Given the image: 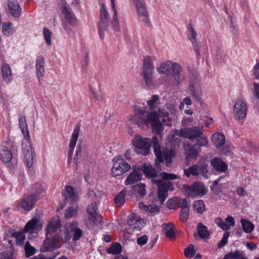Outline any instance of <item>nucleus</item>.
<instances>
[{
	"label": "nucleus",
	"instance_id": "1",
	"mask_svg": "<svg viewBox=\"0 0 259 259\" xmlns=\"http://www.w3.org/2000/svg\"><path fill=\"white\" fill-rule=\"evenodd\" d=\"M158 111L159 114H156L155 111L149 112L146 114L144 110L138 109L130 120L132 122L137 124L139 127L144 124H150L153 132L160 134L163 131L162 123L168 126H170L171 123L167 111L161 109H159Z\"/></svg>",
	"mask_w": 259,
	"mask_h": 259
},
{
	"label": "nucleus",
	"instance_id": "2",
	"mask_svg": "<svg viewBox=\"0 0 259 259\" xmlns=\"http://www.w3.org/2000/svg\"><path fill=\"white\" fill-rule=\"evenodd\" d=\"M156 138H153V148L157 159L159 163L156 162L155 167L149 163H145L143 166V171L146 177L149 178L156 177L158 172L161 171L160 163L165 161L167 166L171 162L172 157L175 155V152L172 149L161 148L156 141Z\"/></svg>",
	"mask_w": 259,
	"mask_h": 259
},
{
	"label": "nucleus",
	"instance_id": "3",
	"mask_svg": "<svg viewBox=\"0 0 259 259\" xmlns=\"http://www.w3.org/2000/svg\"><path fill=\"white\" fill-rule=\"evenodd\" d=\"M61 227V221L58 216L54 217L48 222L46 229V239L40 247L41 252L51 251L61 246L62 238L56 234Z\"/></svg>",
	"mask_w": 259,
	"mask_h": 259
},
{
	"label": "nucleus",
	"instance_id": "4",
	"mask_svg": "<svg viewBox=\"0 0 259 259\" xmlns=\"http://www.w3.org/2000/svg\"><path fill=\"white\" fill-rule=\"evenodd\" d=\"M157 70L160 74L172 77L174 83L177 84L182 82L185 78L182 74L183 68L180 64L171 60L162 62L157 67Z\"/></svg>",
	"mask_w": 259,
	"mask_h": 259
},
{
	"label": "nucleus",
	"instance_id": "5",
	"mask_svg": "<svg viewBox=\"0 0 259 259\" xmlns=\"http://www.w3.org/2000/svg\"><path fill=\"white\" fill-rule=\"evenodd\" d=\"M174 133L178 136L188 139L192 141H195L199 146H206L208 144V140L203 134V126L185 127L176 130Z\"/></svg>",
	"mask_w": 259,
	"mask_h": 259
},
{
	"label": "nucleus",
	"instance_id": "6",
	"mask_svg": "<svg viewBox=\"0 0 259 259\" xmlns=\"http://www.w3.org/2000/svg\"><path fill=\"white\" fill-rule=\"evenodd\" d=\"M151 142L150 138H144L139 134L135 135L132 140V144L136 152L143 155H147L149 154Z\"/></svg>",
	"mask_w": 259,
	"mask_h": 259
},
{
	"label": "nucleus",
	"instance_id": "7",
	"mask_svg": "<svg viewBox=\"0 0 259 259\" xmlns=\"http://www.w3.org/2000/svg\"><path fill=\"white\" fill-rule=\"evenodd\" d=\"M100 20L98 23V30L101 39H104L105 32L108 30L110 24L109 14L106 5L104 3L100 4Z\"/></svg>",
	"mask_w": 259,
	"mask_h": 259
},
{
	"label": "nucleus",
	"instance_id": "8",
	"mask_svg": "<svg viewBox=\"0 0 259 259\" xmlns=\"http://www.w3.org/2000/svg\"><path fill=\"white\" fill-rule=\"evenodd\" d=\"M153 61L154 58L149 56L145 57L143 60L142 75L146 84L148 87H152L153 85Z\"/></svg>",
	"mask_w": 259,
	"mask_h": 259
},
{
	"label": "nucleus",
	"instance_id": "9",
	"mask_svg": "<svg viewBox=\"0 0 259 259\" xmlns=\"http://www.w3.org/2000/svg\"><path fill=\"white\" fill-rule=\"evenodd\" d=\"M33 189L35 194L29 195L20 201L17 205L18 209L29 211L32 208L34 203L37 200L36 194L40 193L42 191L41 186L39 184H35Z\"/></svg>",
	"mask_w": 259,
	"mask_h": 259
},
{
	"label": "nucleus",
	"instance_id": "10",
	"mask_svg": "<svg viewBox=\"0 0 259 259\" xmlns=\"http://www.w3.org/2000/svg\"><path fill=\"white\" fill-rule=\"evenodd\" d=\"M211 142L216 148L220 150L224 154L231 152L234 148L233 145L226 142L225 136L219 132L213 134L211 137Z\"/></svg>",
	"mask_w": 259,
	"mask_h": 259
},
{
	"label": "nucleus",
	"instance_id": "11",
	"mask_svg": "<svg viewBox=\"0 0 259 259\" xmlns=\"http://www.w3.org/2000/svg\"><path fill=\"white\" fill-rule=\"evenodd\" d=\"M64 237L62 238V241L66 242L70 240L72 236L73 240H79L82 235V231L79 228L77 222H73L65 226L63 233Z\"/></svg>",
	"mask_w": 259,
	"mask_h": 259
},
{
	"label": "nucleus",
	"instance_id": "12",
	"mask_svg": "<svg viewBox=\"0 0 259 259\" xmlns=\"http://www.w3.org/2000/svg\"><path fill=\"white\" fill-rule=\"evenodd\" d=\"M207 189L202 184L195 183L189 186L185 185L183 187V191L188 197H195L196 196H202L207 192Z\"/></svg>",
	"mask_w": 259,
	"mask_h": 259
},
{
	"label": "nucleus",
	"instance_id": "13",
	"mask_svg": "<svg viewBox=\"0 0 259 259\" xmlns=\"http://www.w3.org/2000/svg\"><path fill=\"white\" fill-rule=\"evenodd\" d=\"M59 5L65 21L72 26H76L78 24V20L66 2L65 0H61Z\"/></svg>",
	"mask_w": 259,
	"mask_h": 259
},
{
	"label": "nucleus",
	"instance_id": "14",
	"mask_svg": "<svg viewBox=\"0 0 259 259\" xmlns=\"http://www.w3.org/2000/svg\"><path fill=\"white\" fill-rule=\"evenodd\" d=\"M112 162L113 166L111 171L113 177L120 176L131 168L130 165L119 156L114 158Z\"/></svg>",
	"mask_w": 259,
	"mask_h": 259
},
{
	"label": "nucleus",
	"instance_id": "15",
	"mask_svg": "<svg viewBox=\"0 0 259 259\" xmlns=\"http://www.w3.org/2000/svg\"><path fill=\"white\" fill-rule=\"evenodd\" d=\"M247 111V105L245 101L242 99L237 100L233 109L235 119L238 121L244 120L246 117Z\"/></svg>",
	"mask_w": 259,
	"mask_h": 259
},
{
	"label": "nucleus",
	"instance_id": "16",
	"mask_svg": "<svg viewBox=\"0 0 259 259\" xmlns=\"http://www.w3.org/2000/svg\"><path fill=\"white\" fill-rule=\"evenodd\" d=\"M158 187V198L160 199V203L162 204L167 197V191H173L174 187L171 183L163 181H154Z\"/></svg>",
	"mask_w": 259,
	"mask_h": 259
},
{
	"label": "nucleus",
	"instance_id": "17",
	"mask_svg": "<svg viewBox=\"0 0 259 259\" xmlns=\"http://www.w3.org/2000/svg\"><path fill=\"white\" fill-rule=\"evenodd\" d=\"M134 3L139 19L145 24L149 23V15L146 4L143 0H132Z\"/></svg>",
	"mask_w": 259,
	"mask_h": 259
},
{
	"label": "nucleus",
	"instance_id": "18",
	"mask_svg": "<svg viewBox=\"0 0 259 259\" xmlns=\"http://www.w3.org/2000/svg\"><path fill=\"white\" fill-rule=\"evenodd\" d=\"M22 150L25 162L28 167L30 168L33 165V151L29 141H25L22 143Z\"/></svg>",
	"mask_w": 259,
	"mask_h": 259
},
{
	"label": "nucleus",
	"instance_id": "19",
	"mask_svg": "<svg viewBox=\"0 0 259 259\" xmlns=\"http://www.w3.org/2000/svg\"><path fill=\"white\" fill-rule=\"evenodd\" d=\"M42 221L36 218H34L29 221L25 226L23 231L33 233L40 230L42 228Z\"/></svg>",
	"mask_w": 259,
	"mask_h": 259
},
{
	"label": "nucleus",
	"instance_id": "20",
	"mask_svg": "<svg viewBox=\"0 0 259 259\" xmlns=\"http://www.w3.org/2000/svg\"><path fill=\"white\" fill-rule=\"evenodd\" d=\"M144 220L141 219L139 216L133 214L131 216L128 221L129 229L133 232L139 231L144 227Z\"/></svg>",
	"mask_w": 259,
	"mask_h": 259
},
{
	"label": "nucleus",
	"instance_id": "21",
	"mask_svg": "<svg viewBox=\"0 0 259 259\" xmlns=\"http://www.w3.org/2000/svg\"><path fill=\"white\" fill-rule=\"evenodd\" d=\"M12 148V143L9 142L2 146V150L0 153L1 159L5 163H8L12 158L11 149Z\"/></svg>",
	"mask_w": 259,
	"mask_h": 259
},
{
	"label": "nucleus",
	"instance_id": "22",
	"mask_svg": "<svg viewBox=\"0 0 259 259\" xmlns=\"http://www.w3.org/2000/svg\"><path fill=\"white\" fill-rule=\"evenodd\" d=\"M111 7L113 12L112 19L110 21L112 29L116 32H119L120 29V26L118 17V11L115 6V0H110Z\"/></svg>",
	"mask_w": 259,
	"mask_h": 259
},
{
	"label": "nucleus",
	"instance_id": "23",
	"mask_svg": "<svg viewBox=\"0 0 259 259\" xmlns=\"http://www.w3.org/2000/svg\"><path fill=\"white\" fill-rule=\"evenodd\" d=\"M87 212L89 215V219L94 224L98 225L102 222V217L96 211V205L92 203L87 208Z\"/></svg>",
	"mask_w": 259,
	"mask_h": 259
},
{
	"label": "nucleus",
	"instance_id": "24",
	"mask_svg": "<svg viewBox=\"0 0 259 259\" xmlns=\"http://www.w3.org/2000/svg\"><path fill=\"white\" fill-rule=\"evenodd\" d=\"M63 196L66 201L70 202H76L78 200V196L75 189L70 186L65 187L62 193Z\"/></svg>",
	"mask_w": 259,
	"mask_h": 259
},
{
	"label": "nucleus",
	"instance_id": "25",
	"mask_svg": "<svg viewBox=\"0 0 259 259\" xmlns=\"http://www.w3.org/2000/svg\"><path fill=\"white\" fill-rule=\"evenodd\" d=\"M45 59L44 57L41 56H38L36 61V72L38 81L40 83L43 82L44 75L45 73Z\"/></svg>",
	"mask_w": 259,
	"mask_h": 259
},
{
	"label": "nucleus",
	"instance_id": "26",
	"mask_svg": "<svg viewBox=\"0 0 259 259\" xmlns=\"http://www.w3.org/2000/svg\"><path fill=\"white\" fill-rule=\"evenodd\" d=\"M228 223H226L221 218H218L215 220V223L221 229L228 230L230 229L231 227L235 226V221L234 218L231 216H228L226 219Z\"/></svg>",
	"mask_w": 259,
	"mask_h": 259
},
{
	"label": "nucleus",
	"instance_id": "27",
	"mask_svg": "<svg viewBox=\"0 0 259 259\" xmlns=\"http://www.w3.org/2000/svg\"><path fill=\"white\" fill-rule=\"evenodd\" d=\"M1 25V32L3 36L9 37L16 32V28L13 23L6 21L2 23Z\"/></svg>",
	"mask_w": 259,
	"mask_h": 259
},
{
	"label": "nucleus",
	"instance_id": "28",
	"mask_svg": "<svg viewBox=\"0 0 259 259\" xmlns=\"http://www.w3.org/2000/svg\"><path fill=\"white\" fill-rule=\"evenodd\" d=\"M142 179L141 170L137 168L134 169L128 176L124 182L126 185H131L140 181Z\"/></svg>",
	"mask_w": 259,
	"mask_h": 259
},
{
	"label": "nucleus",
	"instance_id": "29",
	"mask_svg": "<svg viewBox=\"0 0 259 259\" xmlns=\"http://www.w3.org/2000/svg\"><path fill=\"white\" fill-rule=\"evenodd\" d=\"M7 5L13 17L18 18L20 16L21 9L17 1L8 0Z\"/></svg>",
	"mask_w": 259,
	"mask_h": 259
},
{
	"label": "nucleus",
	"instance_id": "30",
	"mask_svg": "<svg viewBox=\"0 0 259 259\" xmlns=\"http://www.w3.org/2000/svg\"><path fill=\"white\" fill-rule=\"evenodd\" d=\"M211 164L216 170L222 172H225L228 168L227 164L219 158L212 159Z\"/></svg>",
	"mask_w": 259,
	"mask_h": 259
},
{
	"label": "nucleus",
	"instance_id": "31",
	"mask_svg": "<svg viewBox=\"0 0 259 259\" xmlns=\"http://www.w3.org/2000/svg\"><path fill=\"white\" fill-rule=\"evenodd\" d=\"M159 96L157 95H154L147 101V103L150 110V112L155 111L156 114H159L158 110L160 109V108H158L157 109V107L159 104ZM161 110H163L166 111L164 109H161Z\"/></svg>",
	"mask_w": 259,
	"mask_h": 259
},
{
	"label": "nucleus",
	"instance_id": "32",
	"mask_svg": "<svg viewBox=\"0 0 259 259\" xmlns=\"http://www.w3.org/2000/svg\"><path fill=\"white\" fill-rule=\"evenodd\" d=\"M19 125L24 136V140L29 141L30 137L25 116H20L19 117Z\"/></svg>",
	"mask_w": 259,
	"mask_h": 259
},
{
	"label": "nucleus",
	"instance_id": "33",
	"mask_svg": "<svg viewBox=\"0 0 259 259\" xmlns=\"http://www.w3.org/2000/svg\"><path fill=\"white\" fill-rule=\"evenodd\" d=\"M225 183V177H221L213 182L210 189L214 193L218 194L222 191Z\"/></svg>",
	"mask_w": 259,
	"mask_h": 259
},
{
	"label": "nucleus",
	"instance_id": "34",
	"mask_svg": "<svg viewBox=\"0 0 259 259\" xmlns=\"http://www.w3.org/2000/svg\"><path fill=\"white\" fill-rule=\"evenodd\" d=\"M186 158L196 159L198 156V153L200 149L196 150L194 146L190 144L185 145L184 147Z\"/></svg>",
	"mask_w": 259,
	"mask_h": 259
},
{
	"label": "nucleus",
	"instance_id": "35",
	"mask_svg": "<svg viewBox=\"0 0 259 259\" xmlns=\"http://www.w3.org/2000/svg\"><path fill=\"white\" fill-rule=\"evenodd\" d=\"M139 207L143 211L152 214H157L159 212L158 207L154 204L146 205L143 202H140L139 204Z\"/></svg>",
	"mask_w": 259,
	"mask_h": 259
},
{
	"label": "nucleus",
	"instance_id": "36",
	"mask_svg": "<svg viewBox=\"0 0 259 259\" xmlns=\"http://www.w3.org/2000/svg\"><path fill=\"white\" fill-rule=\"evenodd\" d=\"M163 232L170 240L175 239V235L174 233V224L172 223L164 224L162 225Z\"/></svg>",
	"mask_w": 259,
	"mask_h": 259
},
{
	"label": "nucleus",
	"instance_id": "37",
	"mask_svg": "<svg viewBox=\"0 0 259 259\" xmlns=\"http://www.w3.org/2000/svg\"><path fill=\"white\" fill-rule=\"evenodd\" d=\"M2 72L4 80L10 82L12 79V73L10 66L7 64H3L2 66Z\"/></svg>",
	"mask_w": 259,
	"mask_h": 259
},
{
	"label": "nucleus",
	"instance_id": "38",
	"mask_svg": "<svg viewBox=\"0 0 259 259\" xmlns=\"http://www.w3.org/2000/svg\"><path fill=\"white\" fill-rule=\"evenodd\" d=\"M197 231L198 234L195 235L197 239L206 238L209 235L207 227L201 223L198 224L197 226Z\"/></svg>",
	"mask_w": 259,
	"mask_h": 259
},
{
	"label": "nucleus",
	"instance_id": "39",
	"mask_svg": "<svg viewBox=\"0 0 259 259\" xmlns=\"http://www.w3.org/2000/svg\"><path fill=\"white\" fill-rule=\"evenodd\" d=\"M79 135V128L75 127L73 131V132L71 135V138L69 143V153L70 154L73 153V149L76 145L78 137Z\"/></svg>",
	"mask_w": 259,
	"mask_h": 259
},
{
	"label": "nucleus",
	"instance_id": "40",
	"mask_svg": "<svg viewBox=\"0 0 259 259\" xmlns=\"http://www.w3.org/2000/svg\"><path fill=\"white\" fill-rule=\"evenodd\" d=\"M240 223L241 224L243 231L246 233H250L253 230L254 228V225L250 222L243 219H241L240 220Z\"/></svg>",
	"mask_w": 259,
	"mask_h": 259
},
{
	"label": "nucleus",
	"instance_id": "41",
	"mask_svg": "<svg viewBox=\"0 0 259 259\" xmlns=\"http://www.w3.org/2000/svg\"><path fill=\"white\" fill-rule=\"evenodd\" d=\"M244 256V253L241 250H236L227 254L223 259H240Z\"/></svg>",
	"mask_w": 259,
	"mask_h": 259
},
{
	"label": "nucleus",
	"instance_id": "42",
	"mask_svg": "<svg viewBox=\"0 0 259 259\" xmlns=\"http://www.w3.org/2000/svg\"><path fill=\"white\" fill-rule=\"evenodd\" d=\"M184 172L187 177H189L190 175L199 176L198 166L196 164L193 165L188 168L185 169Z\"/></svg>",
	"mask_w": 259,
	"mask_h": 259
},
{
	"label": "nucleus",
	"instance_id": "43",
	"mask_svg": "<svg viewBox=\"0 0 259 259\" xmlns=\"http://www.w3.org/2000/svg\"><path fill=\"white\" fill-rule=\"evenodd\" d=\"M122 250L121 245L118 243H115L109 248H107V251L109 253L113 254H117L121 252Z\"/></svg>",
	"mask_w": 259,
	"mask_h": 259
},
{
	"label": "nucleus",
	"instance_id": "44",
	"mask_svg": "<svg viewBox=\"0 0 259 259\" xmlns=\"http://www.w3.org/2000/svg\"><path fill=\"white\" fill-rule=\"evenodd\" d=\"M125 192H120L114 198V202L117 206H120L124 204L125 201Z\"/></svg>",
	"mask_w": 259,
	"mask_h": 259
},
{
	"label": "nucleus",
	"instance_id": "45",
	"mask_svg": "<svg viewBox=\"0 0 259 259\" xmlns=\"http://www.w3.org/2000/svg\"><path fill=\"white\" fill-rule=\"evenodd\" d=\"M193 207L196 211L200 213H202L205 210L204 204L201 200L195 201L193 203Z\"/></svg>",
	"mask_w": 259,
	"mask_h": 259
},
{
	"label": "nucleus",
	"instance_id": "46",
	"mask_svg": "<svg viewBox=\"0 0 259 259\" xmlns=\"http://www.w3.org/2000/svg\"><path fill=\"white\" fill-rule=\"evenodd\" d=\"M52 32L48 28H44L43 29V35L47 44L49 46L51 45V38L52 36Z\"/></svg>",
	"mask_w": 259,
	"mask_h": 259
},
{
	"label": "nucleus",
	"instance_id": "47",
	"mask_svg": "<svg viewBox=\"0 0 259 259\" xmlns=\"http://www.w3.org/2000/svg\"><path fill=\"white\" fill-rule=\"evenodd\" d=\"M196 33L192 28H191L189 30V37L191 41L192 42L194 47H197L198 45V43L197 41Z\"/></svg>",
	"mask_w": 259,
	"mask_h": 259
},
{
	"label": "nucleus",
	"instance_id": "48",
	"mask_svg": "<svg viewBox=\"0 0 259 259\" xmlns=\"http://www.w3.org/2000/svg\"><path fill=\"white\" fill-rule=\"evenodd\" d=\"M77 211L76 207H70L66 210L65 216L66 219H70L75 216Z\"/></svg>",
	"mask_w": 259,
	"mask_h": 259
},
{
	"label": "nucleus",
	"instance_id": "49",
	"mask_svg": "<svg viewBox=\"0 0 259 259\" xmlns=\"http://www.w3.org/2000/svg\"><path fill=\"white\" fill-rule=\"evenodd\" d=\"M24 233L25 232L23 231V232H16L14 233L13 236L16 238L17 244L18 245L22 244L25 239Z\"/></svg>",
	"mask_w": 259,
	"mask_h": 259
},
{
	"label": "nucleus",
	"instance_id": "50",
	"mask_svg": "<svg viewBox=\"0 0 259 259\" xmlns=\"http://www.w3.org/2000/svg\"><path fill=\"white\" fill-rule=\"evenodd\" d=\"M145 187L144 184L140 183L135 186V189L140 196H144L146 194Z\"/></svg>",
	"mask_w": 259,
	"mask_h": 259
},
{
	"label": "nucleus",
	"instance_id": "51",
	"mask_svg": "<svg viewBox=\"0 0 259 259\" xmlns=\"http://www.w3.org/2000/svg\"><path fill=\"white\" fill-rule=\"evenodd\" d=\"M25 250L26 255L27 257L30 256L34 254L35 248L30 245L29 242H27L25 245Z\"/></svg>",
	"mask_w": 259,
	"mask_h": 259
},
{
	"label": "nucleus",
	"instance_id": "52",
	"mask_svg": "<svg viewBox=\"0 0 259 259\" xmlns=\"http://www.w3.org/2000/svg\"><path fill=\"white\" fill-rule=\"evenodd\" d=\"M194 247L193 245L190 244L184 250L185 255L188 258H191L195 254Z\"/></svg>",
	"mask_w": 259,
	"mask_h": 259
},
{
	"label": "nucleus",
	"instance_id": "53",
	"mask_svg": "<svg viewBox=\"0 0 259 259\" xmlns=\"http://www.w3.org/2000/svg\"><path fill=\"white\" fill-rule=\"evenodd\" d=\"M161 177L165 180H175L178 179V177L175 174H169L166 172H162L160 174Z\"/></svg>",
	"mask_w": 259,
	"mask_h": 259
},
{
	"label": "nucleus",
	"instance_id": "54",
	"mask_svg": "<svg viewBox=\"0 0 259 259\" xmlns=\"http://www.w3.org/2000/svg\"><path fill=\"white\" fill-rule=\"evenodd\" d=\"M189 216V208H184L183 210H181L180 219L183 222H186L188 219Z\"/></svg>",
	"mask_w": 259,
	"mask_h": 259
},
{
	"label": "nucleus",
	"instance_id": "55",
	"mask_svg": "<svg viewBox=\"0 0 259 259\" xmlns=\"http://www.w3.org/2000/svg\"><path fill=\"white\" fill-rule=\"evenodd\" d=\"M199 170V175H201L203 177H205L206 179L208 178L207 176V173L208 172V169L207 168V166L205 165H202L198 167Z\"/></svg>",
	"mask_w": 259,
	"mask_h": 259
},
{
	"label": "nucleus",
	"instance_id": "56",
	"mask_svg": "<svg viewBox=\"0 0 259 259\" xmlns=\"http://www.w3.org/2000/svg\"><path fill=\"white\" fill-rule=\"evenodd\" d=\"M253 94L256 99H259V83H253Z\"/></svg>",
	"mask_w": 259,
	"mask_h": 259
},
{
	"label": "nucleus",
	"instance_id": "57",
	"mask_svg": "<svg viewBox=\"0 0 259 259\" xmlns=\"http://www.w3.org/2000/svg\"><path fill=\"white\" fill-rule=\"evenodd\" d=\"M92 98L97 103L100 102L103 99L101 94L97 93L94 92H92Z\"/></svg>",
	"mask_w": 259,
	"mask_h": 259
},
{
	"label": "nucleus",
	"instance_id": "58",
	"mask_svg": "<svg viewBox=\"0 0 259 259\" xmlns=\"http://www.w3.org/2000/svg\"><path fill=\"white\" fill-rule=\"evenodd\" d=\"M178 204L179 205V206L181 208V210H183L184 208H189L188 205V202L185 199H180L178 201Z\"/></svg>",
	"mask_w": 259,
	"mask_h": 259
},
{
	"label": "nucleus",
	"instance_id": "59",
	"mask_svg": "<svg viewBox=\"0 0 259 259\" xmlns=\"http://www.w3.org/2000/svg\"><path fill=\"white\" fill-rule=\"evenodd\" d=\"M82 147L81 146H79L77 148V150L76 151L75 155L74 157V162L75 164H77L78 162V160L79 159V157L80 155L81 152Z\"/></svg>",
	"mask_w": 259,
	"mask_h": 259
},
{
	"label": "nucleus",
	"instance_id": "60",
	"mask_svg": "<svg viewBox=\"0 0 259 259\" xmlns=\"http://www.w3.org/2000/svg\"><path fill=\"white\" fill-rule=\"evenodd\" d=\"M148 241V237L146 235H143L137 239V243L139 245H143L145 244Z\"/></svg>",
	"mask_w": 259,
	"mask_h": 259
},
{
	"label": "nucleus",
	"instance_id": "61",
	"mask_svg": "<svg viewBox=\"0 0 259 259\" xmlns=\"http://www.w3.org/2000/svg\"><path fill=\"white\" fill-rule=\"evenodd\" d=\"M192 122V118L185 117L182 120V124L183 126H187L190 125Z\"/></svg>",
	"mask_w": 259,
	"mask_h": 259
},
{
	"label": "nucleus",
	"instance_id": "62",
	"mask_svg": "<svg viewBox=\"0 0 259 259\" xmlns=\"http://www.w3.org/2000/svg\"><path fill=\"white\" fill-rule=\"evenodd\" d=\"M253 74L256 79H259V63H257L253 68Z\"/></svg>",
	"mask_w": 259,
	"mask_h": 259
},
{
	"label": "nucleus",
	"instance_id": "63",
	"mask_svg": "<svg viewBox=\"0 0 259 259\" xmlns=\"http://www.w3.org/2000/svg\"><path fill=\"white\" fill-rule=\"evenodd\" d=\"M246 247L250 250H252L257 248V245L252 242H248L246 243Z\"/></svg>",
	"mask_w": 259,
	"mask_h": 259
},
{
	"label": "nucleus",
	"instance_id": "64",
	"mask_svg": "<svg viewBox=\"0 0 259 259\" xmlns=\"http://www.w3.org/2000/svg\"><path fill=\"white\" fill-rule=\"evenodd\" d=\"M237 194L239 196H243L246 194V191L242 188H238L237 189Z\"/></svg>",
	"mask_w": 259,
	"mask_h": 259
}]
</instances>
